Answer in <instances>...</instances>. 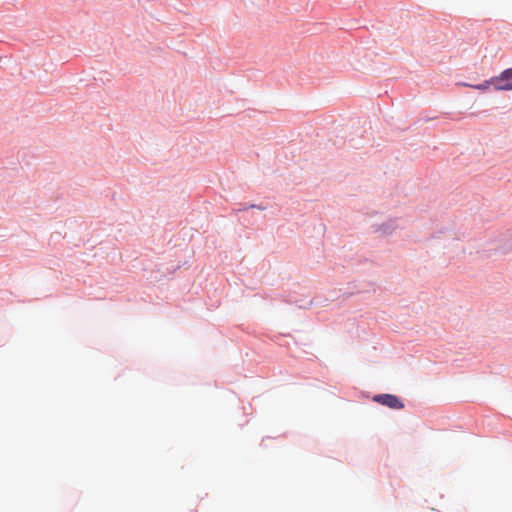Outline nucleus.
I'll list each match as a JSON object with an SVG mask.
<instances>
[{"instance_id":"1","label":"nucleus","mask_w":512,"mask_h":512,"mask_svg":"<svg viewBox=\"0 0 512 512\" xmlns=\"http://www.w3.org/2000/svg\"><path fill=\"white\" fill-rule=\"evenodd\" d=\"M373 401L395 410L404 408L400 398L392 394H377L373 397Z\"/></svg>"},{"instance_id":"2","label":"nucleus","mask_w":512,"mask_h":512,"mask_svg":"<svg viewBox=\"0 0 512 512\" xmlns=\"http://www.w3.org/2000/svg\"><path fill=\"white\" fill-rule=\"evenodd\" d=\"M507 79H501L500 76L492 78V84L495 90L498 91H508L512 90V82H507Z\"/></svg>"},{"instance_id":"3","label":"nucleus","mask_w":512,"mask_h":512,"mask_svg":"<svg viewBox=\"0 0 512 512\" xmlns=\"http://www.w3.org/2000/svg\"><path fill=\"white\" fill-rule=\"evenodd\" d=\"M464 85L468 86V87H472V85H469V84H464ZM491 85H493L492 84V78L490 80L484 81L481 84L473 86V88H475L477 90H481V91H486V90H488L490 88Z\"/></svg>"},{"instance_id":"4","label":"nucleus","mask_w":512,"mask_h":512,"mask_svg":"<svg viewBox=\"0 0 512 512\" xmlns=\"http://www.w3.org/2000/svg\"><path fill=\"white\" fill-rule=\"evenodd\" d=\"M499 76H500V80L501 79H507V80L512 79V68L504 70Z\"/></svg>"}]
</instances>
